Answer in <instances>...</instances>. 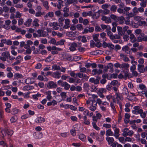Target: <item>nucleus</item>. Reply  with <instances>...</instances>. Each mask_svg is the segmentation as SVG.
<instances>
[{
    "label": "nucleus",
    "mask_w": 147,
    "mask_h": 147,
    "mask_svg": "<svg viewBox=\"0 0 147 147\" xmlns=\"http://www.w3.org/2000/svg\"><path fill=\"white\" fill-rule=\"evenodd\" d=\"M30 87L28 86H24L23 87L22 90L24 91H26L30 90Z\"/></svg>",
    "instance_id": "obj_61"
},
{
    "label": "nucleus",
    "mask_w": 147,
    "mask_h": 147,
    "mask_svg": "<svg viewBox=\"0 0 147 147\" xmlns=\"http://www.w3.org/2000/svg\"><path fill=\"white\" fill-rule=\"evenodd\" d=\"M98 12L100 13H103L104 14H107L109 13L110 11L109 10L106 9H104V11L102 10H99Z\"/></svg>",
    "instance_id": "obj_42"
},
{
    "label": "nucleus",
    "mask_w": 147,
    "mask_h": 147,
    "mask_svg": "<svg viewBox=\"0 0 147 147\" xmlns=\"http://www.w3.org/2000/svg\"><path fill=\"white\" fill-rule=\"evenodd\" d=\"M54 16V13L53 12L51 11L47 13L45 16V17L46 18H48V17L51 18L53 17Z\"/></svg>",
    "instance_id": "obj_37"
},
{
    "label": "nucleus",
    "mask_w": 147,
    "mask_h": 147,
    "mask_svg": "<svg viewBox=\"0 0 147 147\" xmlns=\"http://www.w3.org/2000/svg\"><path fill=\"white\" fill-rule=\"evenodd\" d=\"M81 43L79 42H73L69 43V45L70 46L69 49L71 51H74L76 50V47L81 46Z\"/></svg>",
    "instance_id": "obj_2"
},
{
    "label": "nucleus",
    "mask_w": 147,
    "mask_h": 147,
    "mask_svg": "<svg viewBox=\"0 0 147 147\" xmlns=\"http://www.w3.org/2000/svg\"><path fill=\"white\" fill-rule=\"evenodd\" d=\"M99 36V34H97L93 35V38L94 40L96 42H97L96 46L97 47H100L101 45V43L99 42V40L98 38Z\"/></svg>",
    "instance_id": "obj_6"
},
{
    "label": "nucleus",
    "mask_w": 147,
    "mask_h": 147,
    "mask_svg": "<svg viewBox=\"0 0 147 147\" xmlns=\"http://www.w3.org/2000/svg\"><path fill=\"white\" fill-rule=\"evenodd\" d=\"M69 134V133L67 132L62 133L60 134L61 136L63 137H66L67 136H68Z\"/></svg>",
    "instance_id": "obj_62"
},
{
    "label": "nucleus",
    "mask_w": 147,
    "mask_h": 147,
    "mask_svg": "<svg viewBox=\"0 0 147 147\" xmlns=\"http://www.w3.org/2000/svg\"><path fill=\"white\" fill-rule=\"evenodd\" d=\"M122 93L124 95H127L129 94L127 88L124 87L123 89Z\"/></svg>",
    "instance_id": "obj_49"
},
{
    "label": "nucleus",
    "mask_w": 147,
    "mask_h": 147,
    "mask_svg": "<svg viewBox=\"0 0 147 147\" xmlns=\"http://www.w3.org/2000/svg\"><path fill=\"white\" fill-rule=\"evenodd\" d=\"M10 54L9 51H6L3 52L1 54L0 57L1 60L3 61H5L7 59H8Z\"/></svg>",
    "instance_id": "obj_3"
},
{
    "label": "nucleus",
    "mask_w": 147,
    "mask_h": 147,
    "mask_svg": "<svg viewBox=\"0 0 147 147\" xmlns=\"http://www.w3.org/2000/svg\"><path fill=\"white\" fill-rule=\"evenodd\" d=\"M101 27L103 29H106L107 32V34L110 38V26H107L105 25L102 24L101 25Z\"/></svg>",
    "instance_id": "obj_7"
},
{
    "label": "nucleus",
    "mask_w": 147,
    "mask_h": 147,
    "mask_svg": "<svg viewBox=\"0 0 147 147\" xmlns=\"http://www.w3.org/2000/svg\"><path fill=\"white\" fill-rule=\"evenodd\" d=\"M113 27L112 28V31L113 32H115L116 30V27L117 26V23L115 22H113L112 24Z\"/></svg>",
    "instance_id": "obj_39"
},
{
    "label": "nucleus",
    "mask_w": 147,
    "mask_h": 147,
    "mask_svg": "<svg viewBox=\"0 0 147 147\" xmlns=\"http://www.w3.org/2000/svg\"><path fill=\"white\" fill-rule=\"evenodd\" d=\"M1 133L3 136L2 137L3 138L6 135L10 136H11L13 133V131L11 130H8L7 129H5L1 130Z\"/></svg>",
    "instance_id": "obj_4"
},
{
    "label": "nucleus",
    "mask_w": 147,
    "mask_h": 147,
    "mask_svg": "<svg viewBox=\"0 0 147 147\" xmlns=\"http://www.w3.org/2000/svg\"><path fill=\"white\" fill-rule=\"evenodd\" d=\"M14 77L16 79L21 78H22L23 76L22 74L19 73H16L14 75Z\"/></svg>",
    "instance_id": "obj_47"
},
{
    "label": "nucleus",
    "mask_w": 147,
    "mask_h": 147,
    "mask_svg": "<svg viewBox=\"0 0 147 147\" xmlns=\"http://www.w3.org/2000/svg\"><path fill=\"white\" fill-rule=\"evenodd\" d=\"M130 41L132 43L135 42L136 40L135 36L133 34H131L130 35Z\"/></svg>",
    "instance_id": "obj_36"
},
{
    "label": "nucleus",
    "mask_w": 147,
    "mask_h": 147,
    "mask_svg": "<svg viewBox=\"0 0 147 147\" xmlns=\"http://www.w3.org/2000/svg\"><path fill=\"white\" fill-rule=\"evenodd\" d=\"M137 39L138 42H141L142 41L146 42L147 41V36H144L142 35L138 36L137 38Z\"/></svg>",
    "instance_id": "obj_8"
},
{
    "label": "nucleus",
    "mask_w": 147,
    "mask_h": 147,
    "mask_svg": "<svg viewBox=\"0 0 147 147\" xmlns=\"http://www.w3.org/2000/svg\"><path fill=\"white\" fill-rule=\"evenodd\" d=\"M92 125L93 126V127L97 130H98L99 129V128L97 127L96 123L95 122H93L92 123Z\"/></svg>",
    "instance_id": "obj_63"
},
{
    "label": "nucleus",
    "mask_w": 147,
    "mask_h": 147,
    "mask_svg": "<svg viewBox=\"0 0 147 147\" xmlns=\"http://www.w3.org/2000/svg\"><path fill=\"white\" fill-rule=\"evenodd\" d=\"M114 130L115 131L114 136L117 138L119 135V130L118 129L115 128V129H114Z\"/></svg>",
    "instance_id": "obj_41"
},
{
    "label": "nucleus",
    "mask_w": 147,
    "mask_h": 147,
    "mask_svg": "<svg viewBox=\"0 0 147 147\" xmlns=\"http://www.w3.org/2000/svg\"><path fill=\"white\" fill-rule=\"evenodd\" d=\"M139 114H140L141 117L143 118H145L146 116V113L145 112H143V111L142 109H140L138 111Z\"/></svg>",
    "instance_id": "obj_35"
},
{
    "label": "nucleus",
    "mask_w": 147,
    "mask_h": 147,
    "mask_svg": "<svg viewBox=\"0 0 147 147\" xmlns=\"http://www.w3.org/2000/svg\"><path fill=\"white\" fill-rule=\"evenodd\" d=\"M39 37H45L49 35L48 33L44 31L41 30H38L37 31Z\"/></svg>",
    "instance_id": "obj_5"
},
{
    "label": "nucleus",
    "mask_w": 147,
    "mask_h": 147,
    "mask_svg": "<svg viewBox=\"0 0 147 147\" xmlns=\"http://www.w3.org/2000/svg\"><path fill=\"white\" fill-rule=\"evenodd\" d=\"M131 9V8L129 7H127L126 6L124 7L123 8V10L124 11H125L126 13H127V12Z\"/></svg>",
    "instance_id": "obj_60"
},
{
    "label": "nucleus",
    "mask_w": 147,
    "mask_h": 147,
    "mask_svg": "<svg viewBox=\"0 0 147 147\" xmlns=\"http://www.w3.org/2000/svg\"><path fill=\"white\" fill-rule=\"evenodd\" d=\"M42 66L40 63H37L35 65V68L36 69H39L42 67Z\"/></svg>",
    "instance_id": "obj_59"
},
{
    "label": "nucleus",
    "mask_w": 147,
    "mask_h": 147,
    "mask_svg": "<svg viewBox=\"0 0 147 147\" xmlns=\"http://www.w3.org/2000/svg\"><path fill=\"white\" fill-rule=\"evenodd\" d=\"M32 22V19L31 18H29L24 22V24L26 26L28 27L30 26Z\"/></svg>",
    "instance_id": "obj_28"
},
{
    "label": "nucleus",
    "mask_w": 147,
    "mask_h": 147,
    "mask_svg": "<svg viewBox=\"0 0 147 147\" xmlns=\"http://www.w3.org/2000/svg\"><path fill=\"white\" fill-rule=\"evenodd\" d=\"M102 71V69H95L92 70V74L93 75L96 74L99 75L101 74Z\"/></svg>",
    "instance_id": "obj_12"
},
{
    "label": "nucleus",
    "mask_w": 147,
    "mask_h": 147,
    "mask_svg": "<svg viewBox=\"0 0 147 147\" xmlns=\"http://www.w3.org/2000/svg\"><path fill=\"white\" fill-rule=\"evenodd\" d=\"M92 12L91 11H89L88 12H84L82 13V16L84 17H86L87 16H92Z\"/></svg>",
    "instance_id": "obj_32"
},
{
    "label": "nucleus",
    "mask_w": 147,
    "mask_h": 147,
    "mask_svg": "<svg viewBox=\"0 0 147 147\" xmlns=\"http://www.w3.org/2000/svg\"><path fill=\"white\" fill-rule=\"evenodd\" d=\"M106 89L103 88H100L97 92L98 94L101 98L104 97V96L102 94L103 93H105L106 92Z\"/></svg>",
    "instance_id": "obj_15"
},
{
    "label": "nucleus",
    "mask_w": 147,
    "mask_h": 147,
    "mask_svg": "<svg viewBox=\"0 0 147 147\" xmlns=\"http://www.w3.org/2000/svg\"><path fill=\"white\" fill-rule=\"evenodd\" d=\"M78 0H67L65 3L66 5H68L71 4H76L77 3Z\"/></svg>",
    "instance_id": "obj_25"
},
{
    "label": "nucleus",
    "mask_w": 147,
    "mask_h": 147,
    "mask_svg": "<svg viewBox=\"0 0 147 147\" xmlns=\"http://www.w3.org/2000/svg\"><path fill=\"white\" fill-rule=\"evenodd\" d=\"M129 71V69H127L126 70H123V71L121 72H122L124 74V77L125 80L127 78H129V74H128Z\"/></svg>",
    "instance_id": "obj_23"
},
{
    "label": "nucleus",
    "mask_w": 147,
    "mask_h": 147,
    "mask_svg": "<svg viewBox=\"0 0 147 147\" xmlns=\"http://www.w3.org/2000/svg\"><path fill=\"white\" fill-rule=\"evenodd\" d=\"M96 103H98L99 105L102 104V105H104V103H105V105H108V103L106 102H102L101 100L99 98H98L96 100Z\"/></svg>",
    "instance_id": "obj_46"
},
{
    "label": "nucleus",
    "mask_w": 147,
    "mask_h": 147,
    "mask_svg": "<svg viewBox=\"0 0 147 147\" xmlns=\"http://www.w3.org/2000/svg\"><path fill=\"white\" fill-rule=\"evenodd\" d=\"M86 103L88 105H89L91 106L89 107L90 110L92 111H94L96 109V103L95 99H91L90 98L89 100H87Z\"/></svg>",
    "instance_id": "obj_1"
},
{
    "label": "nucleus",
    "mask_w": 147,
    "mask_h": 147,
    "mask_svg": "<svg viewBox=\"0 0 147 147\" xmlns=\"http://www.w3.org/2000/svg\"><path fill=\"white\" fill-rule=\"evenodd\" d=\"M65 41L63 39H61L56 43V45H63L64 44Z\"/></svg>",
    "instance_id": "obj_51"
},
{
    "label": "nucleus",
    "mask_w": 147,
    "mask_h": 147,
    "mask_svg": "<svg viewBox=\"0 0 147 147\" xmlns=\"http://www.w3.org/2000/svg\"><path fill=\"white\" fill-rule=\"evenodd\" d=\"M131 63L132 64V65L130 67V70L131 72L135 71L136 69V65L137 64V62L134 60H131Z\"/></svg>",
    "instance_id": "obj_10"
},
{
    "label": "nucleus",
    "mask_w": 147,
    "mask_h": 147,
    "mask_svg": "<svg viewBox=\"0 0 147 147\" xmlns=\"http://www.w3.org/2000/svg\"><path fill=\"white\" fill-rule=\"evenodd\" d=\"M45 94L47 95L46 99H47L48 100L50 101L52 98V96H51V91H47L45 92Z\"/></svg>",
    "instance_id": "obj_22"
},
{
    "label": "nucleus",
    "mask_w": 147,
    "mask_h": 147,
    "mask_svg": "<svg viewBox=\"0 0 147 147\" xmlns=\"http://www.w3.org/2000/svg\"><path fill=\"white\" fill-rule=\"evenodd\" d=\"M41 96V94L38 93L36 94L33 95L32 97L35 99L37 100L38 99V97H40Z\"/></svg>",
    "instance_id": "obj_55"
},
{
    "label": "nucleus",
    "mask_w": 147,
    "mask_h": 147,
    "mask_svg": "<svg viewBox=\"0 0 147 147\" xmlns=\"http://www.w3.org/2000/svg\"><path fill=\"white\" fill-rule=\"evenodd\" d=\"M62 86L64 87V88L66 90H68L70 87V85L66 82H63Z\"/></svg>",
    "instance_id": "obj_34"
},
{
    "label": "nucleus",
    "mask_w": 147,
    "mask_h": 147,
    "mask_svg": "<svg viewBox=\"0 0 147 147\" xmlns=\"http://www.w3.org/2000/svg\"><path fill=\"white\" fill-rule=\"evenodd\" d=\"M90 82L94 83V84H97L99 83V80L98 79H96L94 78H90L89 80Z\"/></svg>",
    "instance_id": "obj_26"
},
{
    "label": "nucleus",
    "mask_w": 147,
    "mask_h": 147,
    "mask_svg": "<svg viewBox=\"0 0 147 147\" xmlns=\"http://www.w3.org/2000/svg\"><path fill=\"white\" fill-rule=\"evenodd\" d=\"M139 26H145L146 24V22L145 21H142L141 20L137 23Z\"/></svg>",
    "instance_id": "obj_54"
},
{
    "label": "nucleus",
    "mask_w": 147,
    "mask_h": 147,
    "mask_svg": "<svg viewBox=\"0 0 147 147\" xmlns=\"http://www.w3.org/2000/svg\"><path fill=\"white\" fill-rule=\"evenodd\" d=\"M117 11L120 13H123L124 15H127V13H126L125 11H124L123 9L121 8H118L117 9Z\"/></svg>",
    "instance_id": "obj_45"
},
{
    "label": "nucleus",
    "mask_w": 147,
    "mask_h": 147,
    "mask_svg": "<svg viewBox=\"0 0 147 147\" xmlns=\"http://www.w3.org/2000/svg\"><path fill=\"white\" fill-rule=\"evenodd\" d=\"M83 88L86 91H88L90 90L91 87L89 86V84L87 83H84L83 85Z\"/></svg>",
    "instance_id": "obj_33"
},
{
    "label": "nucleus",
    "mask_w": 147,
    "mask_h": 147,
    "mask_svg": "<svg viewBox=\"0 0 147 147\" xmlns=\"http://www.w3.org/2000/svg\"><path fill=\"white\" fill-rule=\"evenodd\" d=\"M112 88H113L115 92V94L116 95L117 98H119L121 99L120 97L119 96V95L118 94V93L117 92V91L118 90L117 88L116 87H113Z\"/></svg>",
    "instance_id": "obj_48"
},
{
    "label": "nucleus",
    "mask_w": 147,
    "mask_h": 147,
    "mask_svg": "<svg viewBox=\"0 0 147 147\" xmlns=\"http://www.w3.org/2000/svg\"><path fill=\"white\" fill-rule=\"evenodd\" d=\"M57 104V102L55 100H52L51 101L47 102V105L48 106H55Z\"/></svg>",
    "instance_id": "obj_29"
},
{
    "label": "nucleus",
    "mask_w": 147,
    "mask_h": 147,
    "mask_svg": "<svg viewBox=\"0 0 147 147\" xmlns=\"http://www.w3.org/2000/svg\"><path fill=\"white\" fill-rule=\"evenodd\" d=\"M79 138L82 141H85L86 140L85 136L83 134H80L79 135Z\"/></svg>",
    "instance_id": "obj_38"
},
{
    "label": "nucleus",
    "mask_w": 147,
    "mask_h": 147,
    "mask_svg": "<svg viewBox=\"0 0 147 147\" xmlns=\"http://www.w3.org/2000/svg\"><path fill=\"white\" fill-rule=\"evenodd\" d=\"M39 20L37 18H35L32 22V25L33 26L38 27L39 26L38 23Z\"/></svg>",
    "instance_id": "obj_24"
},
{
    "label": "nucleus",
    "mask_w": 147,
    "mask_h": 147,
    "mask_svg": "<svg viewBox=\"0 0 147 147\" xmlns=\"http://www.w3.org/2000/svg\"><path fill=\"white\" fill-rule=\"evenodd\" d=\"M61 73L59 71L53 73V76L55 78L59 79L61 77Z\"/></svg>",
    "instance_id": "obj_27"
},
{
    "label": "nucleus",
    "mask_w": 147,
    "mask_h": 147,
    "mask_svg": "<svg viewBox=\"0 0 147 147\" xmlns=\"http://www.w3.org/2000/svg\"><path fill=\"white\" fill-rule=\"evenodd\" d=\"M101 19L107 23H109L110 22V18L109 17H107L106 16H102Z\"/></svg>",
    "instance_id": "obj_30"
},
{
    "label": "nucleus",
    "mask_w": 147,
    "mask_h": 147,
    "mask_svg": "<svg viewBox=\"0 0 147 147\" xmlns=\"http://www.w3.org/2000/svg\"><path fill=\"white\" fill-rule=\"evenodd\" d=\"M45 120L42 117H39L36 118L35 120V122L37 123H42L45 122Z\"/></svg>",
    "instance_id": "obj_18"
},
{
    "label": "nucleus",
    "mask_w": 147,
    "mask_h": 147,
    "mask_svg": "<svg viewBox=\"0 0 147 147\" xmlns=\"http://www.w3.org/2000/svg\"><path fill=\"white\" fill-rule=\"evenodd\" d=\"M53 69L56 70H59L60 69V67L58 65H54L52 66Z\"/></svg>",
    "instance_id": "obj_64"
},
{
    "label": "nucleus",
    "mask_w": 147,
    "mask_h": 147,
    "mask_svg": "<svg viewBox=\"0 0 147 147\" xmlns=\"http://www.w3.org/2000/svg\"><path fill=\"white\" fill-rule=\"evenodd\" d=\"M128 130V129L125 128L122 129V131L123 132L122 135L124 137H126L127 136V133Z\"/></svg>",
    "instance_id": "obj_31"
},
{
    "label": "nucleus",
    "mask_w": 147,
    "mask_h": 147,
    "mask_svg": "<svg viewBox=\"0 0 147 147\" xmlns=\"http://www.w3.org/2000/svg\"><path fill=\"white\" fill-rule=\"evenodd\" d=\"M106 135L107 136L106 140L108 142V143L110 144V138L109 136H110V129H108L106 131Z\"/></svg>",
    "instance_id": "obj_14"
},
{
    "label": "nucleus",
    "mask_w": 147,
    "mask_h": 147,
    "mask_svg": "<svg viewBox=\"0 0 147 147\" xmlns=\"http://www.w3.org/2000/svg\"><path fill=\"white\" fill-rule=\"evenodd\" d=\"M22 15V14L20 13L19 11H17L15 15L16 18H20Z\"/></svg>",
    "instance_id": "obj_57"
},
{
    "label": "nucleus",
    "mask_w": 147,
    "mask_h": 147,
    "mask_svg": "<svg viewBox=\"0 0 147 147\" xmlns=\"http://www.w3.org/2000/svg\"><path fill=\"white\" fill-rule=\"evenodd\" d=\"M19 111V109L16 108H13L12 109L11 113L12 114L15 115L18 113Z\"/></svg>",
    "instance_id": "obj_40"
},
{
    "label": "nucleus",
    "mask_w": 147,
    "mask_h": 147,
    "mask_svg": "<svg viewBox=\"0 0 147 147\" xmlns=\"http://www.w3.org/2000/svg\"><path fill=\"white\" fill-rule=\"evenodd\" d=\"M138 10V8L136 7H134L132 9L133 13L135 15L138 14L139 13Z\"/></svg>",
    "instance_id": "obj_56"
},
{
    "label": "nucleus",
    "mask_w": 147,
    "mask_h": 147,
    "mask_svg": "<svg viewBox=\"0 0 147 147\" xmlns=\"http://www.w3.org/2000/svg\"><path fill=\"white\" fill-rule=\"evenodd\" d=\"M122 50L128 54H130L132 53L129 48L127 46H125L122 49Z\"/></svg>",
    "instance_id": "obj_16"
},
{
    "label": "nucleus",
    "mask_w": 147,
    "mask_h": 147,
    "mask_svg": "<svg viewBox=\"0 0 147 147\" xmlns=\"http://www.w3.org/2000/svg\"><path fill=\"white\" fill-rule=\"evenodd\" d=\"M62 50V49L56 47L55 46L52 47V49L51 51V53L53 55L57 54L58 51Z\"/></svg>",
    "instance_id": "obj_13"
},
{
    "label": "nucleus",
    "mask_w": 147,
    "mask_h": 147,
    "mask_svg": "<svg viewBox=\"0 0 147 147\" xmlns=\"http://www.w3.org/2000/svg\"><path fill=\"white\" fill-rule=\"evenodd\" d=\"M43 6L46 8L48 10L49 9V7L48 5V2L47 1H44L43 2Z\"/></svg>",
    "instance_id": "obj_50"
},
{
    "label": "nucleus",
    "mask_w": 147,
    "mask_h": 147,
    "mask_svg": "<svg viewBox=\"0 0 147 147\" xmlns=\"http://www.w3.org/2000/svg\"><path fill=\"white\" fill-rule=\"evenodd\" d=\"M34 78H28L26 80V83L27 84H31L34 83Z\"/></svg>",
    "instance_id": "obj_21"
},
{
    "label": "nucleus",
    "mask_w": 147,
    "mask_h": 147,
    "mask_svg": "<svg viewBox=\"0 0 147 147\" xmlns=\"http://www.w3.org/2000/svg\"><path fill=\"white\" fill-rule=\"evenodd\" d=\"M117 9V6L115 5H112L111 7V11L115 12L116 11Z\"/></svg>",
    "instance_id": "obj_58"
},
{
    "label": "nucleus",
    "mask_w": 147,
    "mask_h": 147,
    "mask_svg": "<svg viewBox=\"0 0 147 147\" xmlns=\"http://www.w3.org/2000/svg\"><path fill=\"white\" fill-rule=\"evenodd\" d=\"M58 26L57 23L56 22H50L49 24V27H53V30H56L58 29L59 28L57 27Z\"/></svg>",
    "instance_id": "obj_9"
},
{
    "label": "nucleus",
    "mask_w": 147,
    "mask_h": 147,
    "mask_svg": "<svg viewBox=\"0 0 147 147\" xmlns=\"http://www.w3.org/2000/svg\"><path fill=\"white\" fill-rule=\"evenodd\" d=\"M87 94L88 95V96H87L88 97V100H89L90 98H91L92 99H95V98H97L98 97V96L96 95L91 94V93L89 92V91H87Z\"/></svg>",
    "instance_id": "obj_17"
},
{
    "label": "nucleus",
    "mask_w": 147,
    "mask_h": 147,
    "mask_svg": "<svg viewBox=\"0 0 147 147\" xmlns=\"http://www.w3.org/2000/svg\"><path fill=\"white\" fill-rule=\"evenodd\" d=\"M134 19L138 23L142 19V18L140 16H137L134 17Z\"/></svg>",
    "instance_id": "obj_52"
},
{
    "label": "nucleus",
    "mask_w": 147,
    "mask_h": 147,
    "mask_svg": "<svg viewBox=\"0 0 147 147\" xmlns=\"http://www.w3.org/2000/svg\"><path fill=\"white\" fill-rule=\"evenodd\" d=\"M64 19L63 17H61L59 18L58 19V21L59 22V24L58 26H61L63 25V22L64 20Z\"/></svg>",
    "instance_id": "obj_44"
},
{
    "label": "nucleus",
    "mask_w": 147,
    "mask_h": 147,
    "mask_svg": "<svg viewBox=\"0 0 147 147\" xmlns=\"http://www.w3.org/2000/svg\"><path fill=\"white\" fill-rule=\"evenodd\" d=\"M129 65L127 63H123L121 64V68L123 70H126L128 69V68L129 67Z\"/></svg>",
    "instance_id": "obj_19"
},
{
    "label": "nucleus",
    "mask_w": 147,
    "mask_h": 147,
    "mask_svg": "<svg viewBox=\"0 0 147 147\" xmlns=\"http://www.w3.org/2000/svg\"><path fill=\"white\" fill-rule=\"evenodd\" d=\"M17 120V117L15 116L12 117L10 119V121L11 123H13Z\"/></svg>",
    "instance_id": "obj_53"
},
{
    "label": "nucleus",
    "mask_w": 147,
    "mask_h": 147,
    "mask_svg": "<svg viewBox=\"0 0 147 147\" xmlns=\"http://www.w3.org/2000/svg\"><path fill=\"white\" fill-rule=\"evenodd\" d=\"M138 69L139 72L143 73L145 71L144 65H138Z\"/></svg>",
    "instance_id": "obj_20"
},
{
    "label": "nucleus",
    "mask_w": 147,
    "mask_h": 147,
    "mask_svg": "<svg viewBox=\"0 0 147 147\" xmlns=\"http://www.w3.org/2000/svg\"><path fill=\"white\" fill-rule=\"evenodd\" d=\"M78 35V32H70L68 34V35L69 36H76Z\"/></svg>",
    "instance_id": "obj_43"
},
{
    "label": "nucleus",
    "mask_w": 147,
    "mask_h": 147,
    "mask_svg": "<svg viewBox=\"0 0 147 147\" xmlns=\"http://www.w3.org/2000/svg\"><path fill=\"white\" fill-rule=\"evenodd\" d=\"M57 87V84L53 81L49 82L47 85V88L49 89L55 88Z\"/></svg>",
    "instance_id": "obj_11"
}]
</instances>
